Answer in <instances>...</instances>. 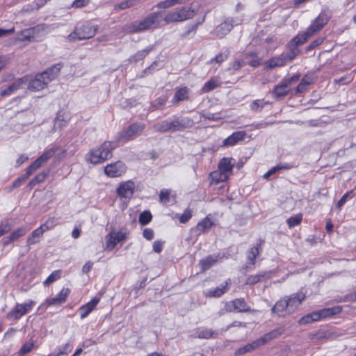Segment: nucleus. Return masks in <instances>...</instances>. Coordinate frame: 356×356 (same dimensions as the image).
Wrapping results in <instances>:
<instances>
[{"mask_svg": "<svg viewBox=\"0 0 356 356\" xmlns=\"http://www.w3.org/2000/svg\"><path fill=\"white\" fill-rule=\"evenodd\" d=\"M241 19L238 17H227L215 28L213 33L218 38H222L230 32L234 26L241 24Z\"/></svg>", "mask_w": 356, "mask_h": 356, "instance_id": "nucleus-8", "label": "nucleus"}, {"mask_svg": "<svg viewBox=\"0 0 356 356\" xmlns=\"http://www.w3.org/2000/svg\"><path fill=\"white\" fill-rule=\"evenodd\" d=\"M126 238V233L121 231L115 232H111L105 238L106 249L112 250L116 245Z\"/></svg>", "mask_w": 356, "mask_h": 356, "instance_id": "nucleus-14", "label": "nucleus"}, {"mask_svg": "<svg viewBox=\"0 0 356 356\" xmlns=\"http://www.w3.org/2000/svg\"><path fill=\"white\" fill-rule=\"evenodd\" d=\"M302 220V213H298L297 215H295L293 216H291L289 218L286 220L288 226L291 228L295 226L298 225Z\"/></svg>", "mask_w": 356, "mask_h": 356, "instance_id": "nucleus-41", "label": "nucleus"}, {"mask_svg": "<svg viewBox=\"0 0 356 356\" xmlns=\"http://www.w3.org/2000/svg\"><path fill=\"white\" fill-rule=\"evenodd\" d=\"M299 79H300V75L299 74H295V75H293L292 76H291L289 78L283 79L282 81L289 88H290V86L292 84L297 83Z\"/></svg>", "mask_w": 356, "mask_h": 356, "instance_id": "nucleus-56", "label": "nucleus"}, {"mask_svg": "<svg viewBox=\"0 0 356 356\" xmlns=\"http://www.w3.org/2000/svg\"><path fill=\"white\" fill-rule=\"evenodd\" d=\"M353 197V191H350L346 192L338 201L336 207L340 210L341 208L345 204L348 200H350Z\"/></svg>", "mask_w": 356, "mask_h": 356, "instance_id": "nucleus-45", "label": "nucleus"}, {"mask_svg": "<svg viewBox=\"0 0 356 356\" xmlns=\"http://www.w3.org/2000/svg\"><path fill=\"white\" fill-rule=\"evenodd\" d=\"M90 0H74L72 4V8H80L87 6Z\"/></svg>", "mask_w": 356, "mask_h": 356, "instance_id": "nucleus-59", "label": "nucleus"}, {"mask_svg": "<svg viewBox=\"0 0 356 356\" xmlns=\"http://www.w3.org/2000/svg\"><path fill=\"white\" fill-rule=\"evenodd\" d=\"M61 276L60 270H55L52 272L48 277L44 281L43 284L44 286H48L49 284L53 283L56 280H58Z\"/></svg>", "mask_w": 356, "mask_h": 356, "instance_id": "nucleus-43", "label": "nucleus"}, {"mask_svg": "<svg viewBox=\"0 0 356 356\" xmlns=\"http://www.w3.org/2000/svg\"><path fill=\"white\" fill-rule=\"evenodd\" d=\"M190 94L191 90L186 86L177 88L171 102L175 104L180 102L188 100L190 97Z\"/></svg>", "mask_w": 356, "mask_h": 356, "instance_id": "nucleus-19", "label": "nucleus"}, {"mask_svg": "<svg viewBox=\"0 0 356 356\" xmlns=\"http://www.w3.org/2000/svg\"><path fill=\"white\" fill-rule=\"evenodd\" d=\"M269 277V275L267 272H259L255 275H249L245 281V284L254 285L258 282H262Z\"/></svg>", "mask_w": 356, "mask_h": 356, "instance_id": "nucleus-27", "label": "nucleus"}, {"mask_svg": "<svg viewBox=\"0 0 356 356\" xmlns=\"http://www.w3.org/2000/svg\"><path fill=\"white\" fill-rule=\"evenodd\" d=\"M287 305H289V312L293 313L305 299L303 292L299 291L284 297Z\"/></svg>", "mask_w": 356, "mask_h": 356, "instance_id": "nucleus-15", "label": "nucleus"}, {"mask_svg": "<svg viewBox=\"0 0 356 356\" xmlns=\"http://www.w3.org/2000/svg\"><path fill=\"white\" fill-rule=\"evenodd\" d=\"M186 31L182 33V38H188L191 33H196L197 31V25H194V24H188L186 26Z\"/></svg>", "mask_w": 356, "mask_h": 356, "instance_id": "nucleus-52", "label": "nucleus"}, {"mask_svg": "<svg viewBox=\"0 0 356 356\" xmlns=\"http://www.w3.org/2000/svg\"><path fill=\"white\" fill-rule=\"evenodd\" d=\"M154 231L152 229L145 228L143 230V236L145 238H146L148 241L152 240L154 238Z\"/></svg>", "mask_w": 356, "mask_h": 356, "instance_id": "nucleus-62", "label": "nucleus"}, {"mask_svg": "<svg viewBox=\"0 0 356 356\" xmlns=\"http://www.w3.org/2000/svg\"><path fill=\"white\" fill-rule=\"evenodd\" d=\"M220 82L216 78H212L204 83L202 88L203 92H209L220 86Z\"/></svg>", "mask_w": 356, "mask_h": 356, "instance_id": "nucleus-35", "label": "nucleus"}, {"mask_svg": "<svg viewBox=\"0 0 356 356\" xmlns=\"http://www.w3.org/2000/svg\"><path fill=\"white\" fill-rule=\"evenodd\" d=\"M213 225V222L211 220L209 217H206L197 224L195 232L197 234L208 232Z\"/></svg>", "mask_w": 356, "mask_h": 356, "instance_id": "nucleus-25", "label": "nucleus"}, {"mask_svg": "<svg viewBox=\"0 0 356 356\" xmlns=\"http://www.w3.org/2000/svg\"><path fill=\"white\" fill-rule=\"evenodd\" d=\"M217 335L218 333L211 329L199 327L195 330L193 337L199 339H209L216 338Z\"/></svg>", "mask_w": 356, "mask_h": 356, "instance_id": "nucleus-24", "label": "nucleus"}, {"mask_svg": "<svg viewBox=\"0 0 356 356\" xmlns=\"http://www.w3.org/2000/svg\"><path fill=\"white\" fill-rule=\"evenodd\" d=\"M62 304H63L61 301H60V300L58 298H56V297H53V298H47L45 302L42 304L41 306H46V307H49V306H60Z\"/></svg>", "mask_w": 356, "mask_h": 356, "instance_id": "nucleus-50", "label": "nucleus"}, {"mask_svg": "<svg viewBox=\"0 0 356 356\" xmlns=\"http://www.w3.org/2000/svg\"><path fill=\"white\" fill-rule=\"evenodd\" d=\"M280 166L279 165L277 164V165L273 167L272 168H270L268 172H266L263 177L266 179H268L270 176H272L273 175L275 174L276 172H277L278 171H280Z\"/></svg>", "mask_w": 356, "mask_h": 356, "instance_id": "nucleus-63", "label": "nucleus"}, {"mask_svg": "<svg viewBox=\"0 0 356 356\" xmlns=\"http://www.w3.org/2000/svg\"><path fill=\"white\" fill-rule=\"evenodd\" d=\"M97 31V25L93 24L91 22L86 21L76 26L74 31L68 35V39L70 40L89 39L96 34Z\"/></svg>", "mask_w": 356, "mask_h": 356, "instance_id": "nucleus-5", "label": "nucleus"}, {"mask_svg": "<svg viewBox=\"0 0 356 356\" xmlns=\"http://www.w3.org/2000/svg\"><path fill=\"white\" fill-rule=\"evenodd\" d=\"M296 56L293 53L288 50L286 53H282L278 56H274L267 61V65L273 69L278 67L284 66L287 63L292 61Z\"/></svg>", "mask_w": 356, "mask_h": 356, "instance_id": "nucleus-10", "label": "nucleus"}, {"mask_svg": "<svg viewBox=\"0 0 356 356\" xmlns=\"http://www.w3.org/2000/svg\"><path fill=\"white\" fill-rule=\"evenodd\" d=\"M49 173V170L43 171L42 172L37 175L35 177H33V179L36 181L37 184L41 183L48 176Z\"/></svg>", "mask_w": 356, "mask_h": 356, "instance_id": "nucleus-61", "label": "nucleus"}, {"mask_svg": "<svg viewBox=\"0 0 356 356\" xmlns=\"http://www.w3.org/2000/svg\"><path fill=\"white\" fill-rule=\"evenodd\" d=\"M245 134V132L243 131L234 132L223 140L222 146L229 147L235 145L237 143L244 139Z\"/></svg>", "mask_w": 356, "mask_h": 356, "instance_id": "nucleus-20", "label": "nucleus"}, {"mask_svg": "<svg viewBox=\"0 0 356 356\" xmlns=\"http://www.w3.org/2000/svg\"><path fill=\"white\" fill-rule=\"evenodd\" d=\"M194 119L191 117L173 116L172 119L165 120L154 124L152 129L159 133H175L184 131L195 124Z\"/></svg>", "mask_w": 356, "mask_h": 356, "instance_id": "nucleus-1", "label": "nucleus"}, {"mask_svg": "<svg viewBox=\"0 0 356 356\" xmlns=\"http://www.w3.org/2000/svg\"><path fill=\"white\" fill-rule=\"evenodd\" d=\"M135 184L132 181L122 182L117 188V194L122 198H131L134 194Z\"/></svg>", "mask_w": 356, "mask_h": 356, "instance_id": "nucleus-16", "label": "nucleus"}, {"mask_svg": "<svg viewBox=\"0 0 356 356\" xmlns=\"http://www.w3.org/2000/svg\"><path fill=\"white\" fill-rule=\"evenodd\" d=\"M72 348V343L71 342H68L65 345L58 348V352L57 353V355L60 356L67 355L68 353L71 352Z\"/></svg>", "mask_w": 356, "mask_h": 356, "instance_id": "nucleus-48", "label": "nucleus"}, {"mask_svg": "<svg viewBox=\"0 0 356 356\" xmlns=\"http://www.w3.org/2000/svg\"><path fill=\"white\" fill-rule=\"evenodd\" d=\"M289 92V88L282 81L274 88L273 91V96L277 99L286 96Z\"/></svg>", "mask_w": 356, "mask_h": 356, "instance_id": "nucleus-28", "label": "nucleus"}, {"mask_svg": "<svg viewBox=\"0 0 356 356\" xmlns=\"http://www.w3.org/2000/svg\"><path fill=\"white\" fill-rule=\"evenodd\" d=\"M99 302V298L95 297L87 304L81 306L79 309L81 318H85L95 309Z\"/></svg>", "mask_w": 356, "mask_h": 356, "instance_id": "nucleus-22", "label": "nucleus"}, {"mask_svg": "<svg viewBox=\"0 0 356 356\" xmlns=\"http://www.w3.org/2000/svg\"><path fill=\"white\" fill-rule=\"evenodd\" d=\"M160 201L163 203H166L170 201V191L168 190H161L159 194Z\"/></svg>", "mask_w": 356, "mask_h": 356, "instance_id": "nucleus-58", "label": "nucleus"}, {"mask_svg": "<svg viewBox=\"0 0 356 356\" xmlns=\"http://www.w3.org/2000/svg\"><path fill=\"white\" fill-rule=\"evenodd\" d=\"M57 148L51 147L46 151L39 156L38 159L44 165L49 159H51L56 153Z\"/></svg>", "mask_w": 356, "mask_h": 356, "instance_id": "nucleus-37", "label": "nucleus"}, {"mask_svg": "<svg viewBox=\"0 0 356 356\" xmlns=\"http://www.w3.org/2000/svg\"><path fill=\"white\" fill-rule=\"evenodd\" d=\"M309 38L310 36L307 35L306 31L303 33L298 34L287 43L286 48L291 53H293V55L296 57L300 52L298 48V46L304 44Z\"/></svg>", "mask_w": 356, "mask_h": 356, "instance_id": "nucleus-12", "label": "nucleus"}, {"mask_svg": "<svg viewBox=\"0 0 356 356\" xmlns=\"http://www.w3.org/2000/svg\"><path fill=\"white\" fill-rule=\"evenodd\" d=\"M26 82V79L25 78H20L16 80L14 83L10 85V87L13 88L14 91L17 90L21 88V87L25 84Z\"/></svg>", "mask_w": 356, "mask_h": 356, "instance_id": "nucleus-57", "label": "nucleus"}, {"mask_svg": "<svg viewBox=\"0 0 356 356\" xmlns=\"http://www.w3.org/2000/svg\"><path fill=\"white\" fill-rule=\"evenodd\" d=\"M271 312L280 317H284L291 314V312H289V305H287L284 298L280 299L275 303L272 307Z\"/></svg>", "mask_w": 356, "mask_h": 356, "instance_id": "nucleus-17", "label": "nucleus"}, {"mask_svg": "<svg viewBox=\"0 0 356 356\" xmlns=\"http://www.w3.org/2000/svg\"><path fill=\"white\" fill-rule=\"evenodd\" d=\"M261 346H263V343L261 340L258 339L255 341H253L252 343H248L245 346L238 348L235 352V355H241L247 353H250Z\"/></svg>", "mask_w": 356, "mask_h": 356, "instance_id": "nucleus-23", "label": "nucleus"}, {"mask_svg": "<svg viewBox=\"0 0 356 356\" xmlns=\"http://www.w3.org/2000/svg\"><path fill=\"white\" fill-rule=\"evenodd\" d=\"M161 12H155L148 15L141 20H136L127 26L129 33H138L149 29H155L159 26Z\"/></svg>", "mask_w": 356, "mask_h": 356, "instance_id": "nucleus-4", "label": "nucleus"}, {"mask_svg": "<svg viewBox=\"0 0 356 356\" xmlns=\"http://www.w3.org/2000/svg\"><path fill=\"white\" fill-rule=\"evenodd\" d=\"M35 303L33 300H29L22 304L17 303L15 307L7 314V318L15 321L20 319L23 316L31 312Z\"/></svg>", "mask_w": 356, "mask_h": 356, "instance_id": "nucleus-9", "label": "nucleus"}, {"mask_svg": "<svg viewBox=\"0 0 356 356\" xmlns=\"http://www.w3.org/2000/svg\"><path fill=\"white\" fill-rule=\"evenodd\" d=\"M230 304L234 306V309H236V312H248L251 310L243 298L234 299L230 301Z\"/></svg>", "mask_w": 356, "mask_h": 356, "instance_id": "nucleus-30", "label": "nucleus"}, {"mask_svg": "<svg viewBox=\"0 0 356 356\" xmlns=\"http://www.w3.org/2000/svg\"><path fill=\"white\" fill-rule=\"evenodd\" d=\"M331 17V14L329 10H323L321 12L318 16L314 19L321 26H323L327 23Z\"/></svg>", "mask_w": 356, "mask_h": 356, "instance_id": "nucleus-34", "label": "nucleus"}, {"mask_svg": "<svg viewBox=\"0 0 356 356\" xmlns=\"http://www.w3.org/2000/svg\"><path fill=\"white\" fill-rule=\"evenodd\" d=\"M218 256L209 255L200 261V265L202 271H206L213 266L218 261Z\"/></svg>", "mask_w": 356, "mask_h": 356, "instance_id": "nucleus-31", "label": "nucleus"}, {"mask_svg": "<svg viewBox=\"0 0 356 356\" xmlns=\"http://www.w3.org/2000/svg\"><path fill=\"white\" fill-rule=\"evenodd\" d=\"M280 166L279 165L277 164V165L273 167L272 168H270L268 172H266L263 177L266 179H268L270 176H272L273 175L275 174L276 172H277L278 171H280Z\"/></svg>", "mask_w": 356, "mask_h": 356, "instance_id": "nucleus-64", "label": "nucleus"}, {"mask_svg": "<svg viewBox=\"0 0 356 356\" xmlns=\"http://www.w3.org/2000/svg\"><path fill=\"white\" fill-rule=\"evenodd\" d=\"M117 147L118 141L106 140L100 145L90 149L85 155V160L95 165L102 163L112 157V152Z\"/></svg>", "mask_w": 356, "mask_h": 356, "instance_id": "nucleus-2", "label": "nucleus"}, {"mask_svg": "<svg viewBox=\"0 0 356 356\" xmlns=\"http://www.w3.org/2000/svg\"><path fill=\"white\" fill-rule=\"evenodd\" d=\"M229 54V51L227 49L224 52H221L216 55L214 58H211L209 63L211 64L213 62H216L218 65H220L224 60H225Z\"/></svg>", "mask_w": 356, "mask_h": 356, "instance_id": "nucleus-40", "label": "nucleus"}, {"mask_svg": "<svg viewBox=\"0 0 356 356\" xmlns=\"http://www.w3.org/2000/svg\"><path fill=\"white\" fill-rule=\"evenodd\" d=\"M152 219V215L149 211H144L139 215V223L141 225H146L149 224Z\"/></svg>", "mask_w": 356, "mask_h": 356, "instance_id": "nucleus-39", "label": "nucleus"}, {"mask_svg": "<svg viewBox=\"0 0 356 356\" xmlns=\"http://www.w3.org/2000/svg\"><path fill=\"white\" fill-rule=\"evenodd\" d=\"M317 321H318L317 314H316V312H314L312 313L308 314L305 315V316L302 317L299 320L298 323L300 325H306V324H309V323H311L312 322Z\"/></svg>", "mask_w": 356, "mask_h": 356, "instance_id": "nucleus-38", "label": "nucleus"}, {"mask_svg": "<svg viewBox=\"0 0 356 356\" xmlns=\"http://www.w3.org/2000/svg\"><path fill=\"white\" fill-rule=\"evenodd\" d=\"M323 29L316 21L313 20L311 25L307 28V35L310 37L320 31Z\"/></svg>", "mask_w": 356, "mask_h": 356, "instance_id": "nucleus-44", "label": "nucleus"}, {"mask_svg": "<svg viewBox=\"0 0 356 356\" xmlns=\"http://www.w3.org/2000/svg\"><path fill=\"white\" fill-rule=\"evenodd\" d=\"M192 217V211L186 209L184 210V213L179 217V221L181 223H186Z\"/></svg>", "mask_w": 356, "mask_h": 356, "instance_id": "nucleus-55", "label": "nucleus"}, {"mask_svg": "<svg viewBox=\"0 0 356 356\" xmlns=\"http://www.w3.org/2000/svg\"><path fill=\"white\" fill-rule=\"evenodd\" d=\"M231 281L229 279L227 280L224 283L220 284L216 288L210 289L207 293V296L209 298H219L229 290V285Z\"/></svg>", "mask_w": 356, "mask_h": 356, "instance_id": "nucleus-18", "label": "nucleus"}, {"mask_svg": "<svg viewBox=\"0 0 356 356\" xmlns=\"http://www.w3.org/2000/svg\"><path fill=\"white\" fill-rule=\"evenodd\" d=\"M126 170L127 167L125 164L122 161H118L106 165L104 172L110 177H118L124 173Z\"/></svg>", "mask_w": 356, "mask_h": 356, "instance_id": "nucleus-13", "label": "nucleus"}, {"mask_svg": "<svg viewBox=\"0 0 356 356\" xmlns=\"http://www.w3.org/2000/svg\"><path fill=\"white\" fill-rule=\"evenodd\" d=\"M29 175H28L27 172H26L25 175L18 177L14 181L12 186H10V188L19 187L22 185V184L29 178Z\"/></svg>", "mask_w": 356, "mask_h": 356, "instance_id": "nucleus-54", "label": "nucleus"}, {"mask_svg": "<svg viewBox=\"0 0 356 356\" xmlns=\"http://www.w3.org/2000/svg\"><path fill=\"white\" fill-rule=\"evenodd\" d=\"M42 234L43 233L38 228L35 229L31 233V236L27 238V245L30 246L38 243L40 241V238L42 236Z\"/></svg>", "mask_w": 356, "mask_h": 356, "instance_id": "nucleus-36", "label": "nucleus"}, {"mask_svg": "<svg viewBox=\"0 0 356 356\" xmlns=\"http://www.w3.org/2000/svg\"><path fill=\"white\" fill-rule=\"evenodd\" d=\"M39 31V26L31 27L23 30L20 33V40L22 41H31L35 35Z\"/></svg>", "mask_w": 356, "mask_h": 356, "instance_id": "nucleus-32", "label": "nucleus"}, {"mask_svg": "<svg viewBox=\"0 0 356 356\" xmlns=\"http://www.w3.org/2000/svg\"><path fill=\"white\" fill-rule=\"evenodd\" d=\"M159 65V62L158 61H154L153 62L149 67H147V68H145L143 73L145 74H147V73H152L153 72H154L155 70H158L159 68L157 67Z\"/></svg>", "mask_w": 356, "mask_h": 356, "instance_id": "nucleus-60", "label": "nucleus"}, {"mask_svg": "<svg viewBox=\"0 0 356 356\" xmlns=\"http://www.w3.org/2000/svg\"><path fill=\"white\" fill-rule=\"evenodd\" d=\"M70 293V290L68 288H63L59 293H58L56 297L58 298L60 301L64 303L66 301L67 296Z\"/></svg>", "mask_w": 356, "mask_h": 356, "instance_id": "nucleus-53", "label": "nucleus"}, {"mask_svg": "<svg viewBox=\"0 0 356 356\" xmlns=\"http://www.w3.org/2000/svg\"><path fill=\"white\" fill-rule=\"evenodd\" d=\"M236 164V161L233 158L224 157L220 159L218 163V168L220 172V181H225L232 173L233 168Z\"/></svg>", "mask_w": 356, "mask_h": 356, "instance_id": "nucleus-11", "label": "nucleus"}, {"mask_svg": "<svg viewBox=\"0 0 356 356\" xmlns=\"http://www.w3.org/2000/svg\"><path fill=\"white\" fill-rule=\"evenodd\" d=\"M145 127L143 123H134L120 131L115 140L118 141V144L120 142L126 143L132 140L136 136L142 133Z\"/></svg>", "mask_w": 356, "mask_h": 356, "instance_id": "nucleus-6", "label": "nucleus"}, {"mask_svg": "<svg viewBox=\"0 0 356 356\" xmlns=\"http://www.w3.org/2000/svg\"><path fill=\"white\" fill-rule=\"evenodd\" d=\"M154 49V46L150 45L147 47L143 50L138 51L134 55L131 56L129 58V61L131 63H138L143 60Z\"/></svg>", "mask_w": 356, "mask_h": 356, "instance_id": "nucleus-26", "label": "nucleus"}, {"mask_svg": "<svg viewBox=\"0 0 356 356\" xmlns=\"http://www.w3.org/2000/svg\"><path fill=\"white\" fill-rule=\"evenodd\" d=\"M195 15L194 10L191 8L184 7L179 10L168 13L164 20L166 23L179 22L193 18Z\"/></svg>", "mask_w": 356, "mask_h": 356, "instance_id": "nucleus-7", "label": "nucleus"}, {"mask_svg": "<svg viewBox=\"0 0 356 356\" xmlns=\"http://www.w3.org/2000/svg\"><path fill=\"white\" fill-rule=\"evenodd\" d=\"M42 165H43V164L38 159H37L26 168V172H27L28 175L30 176Z\"/></svg>", "mask_w": 356, "mask_h": 356, "instance_id": "nucleus-49", "label": "nucleus"}, {"mask_svg": "<svg viewBox=\"0 0 356 356\" xmlns=\"http://www.w3.org/2000/svg\"><path fill=\"white\" fill-rule=\"evenodd\" d=\"M342 311V307L341 306H334L329 308H324L320 309L318 311L315 312L316 314H317L318 321L325 318L327 317H331L334 315L339 314Z\"/></svg>", "mask_w": 356, "mask_h": 356, "instance_id": "nucleus-21", "label": "nucleus"}, {"mask_svg": "<svg viewBox=\"0 0 356 356\" xmlns=\"http://www.w3.org/2000/svg\"><path fill=\"white\" fill-rule=\"evenodd\" d=\"M267 102H264V99H257L253 101L250 104V108L253 111H261L266 104H268Z\"/></svg>", "mask_w": 356, "mask_h": 356, "instance_id": "nucleus-42", "label": "nucleus"}, {"mask_svg": "<svg viewBox=\"0 0 356 356\" xmlns=\"http://www.w3.org/2000/svg\"><path fill=\"white\" fill-rule=\"evenodd\" d=\"M62 67V63H56L43 72L36 74L34 79L29 81L28 88L34 92L42 90L57 77Z\"/></svg>", "mask_w": 356, "mask_h": 356, "instance_id": "nucleus-3", "label": "nucleus"}, {"mask_svg": "<svg viewBox=\"0 0 356 356\" xmlns=\"http://www.w3.org/2000/svg\"><path fill=\"white\" fill-rule=\"evenodd\" d=\"M137 0H126L119 4L115 6V10H124L133 7L136 4Z\"/></svg>", "mask_w": 356, "mask_h": 356, "instance_id": "nucleus-46", "label": "nucleus"}, {"mask_svg": "<svg viewBox=\"0 0 356 356\" xmlns=\"http://www.w3.org/2000/svg\"><path fill=\"white\" fill-rule=\"evenodd\" d=\"M27 232V230L24 227H20L13 231L10 234L11 240L13 241L17 240L19 238L24 236Z\"/></svg>", "mask_w": 356, "mask_h": 356, "instance_id": "nucleus-47", "label": "nucleus"}, {"mask_svg": "<svg viewBox=\"0 0 356 356\" xmlns=\"http://www.w3.org/2000/svg\"><path fill=\"white\" fill-rule=\"evenodd\" d=\"M284 327H279L273 330L272 331L265 334L262 337L259 338L261 340L263 345L266 343L268 341L277 338L284 332Z\"/></svg>", "mask_w": 356, "mask_h": 356, "instance_id": "nucleus-29", "label": "nucleus"}, {"mask_svg": "<svg viewBox=\"0 0 356 356\" xmlns=\"http://www.w3.org/2000/svg\"><path fill=\"white\" fill-rule=\"evenodd\" d=\"M33 342L28 341L25 343L20 348L19 353L21 355H25L32 350L33 348Z\"/></svg>", "mask_w": 356, "mask_h": 356, "instance_id": "nucleus-51", "label": "nucleus"}, {"mask_svg": "<svg viewBox=\"0 0 356 356\" xmlns=\"http://www.w3.org/2000/svg\"><path fill=\"white\" fill-rule=\"evenodd\" d=\"M261 245L257 244V246L252 247L248 252H247V258L249 261V264L254 266L255 264V259L257 257L259 254L260 248Z\"/></svg>", "mask_w": 356, "mask_h": 356, "instance_id": "nucleus-33", "label": "nucleus"}]
</instances>
